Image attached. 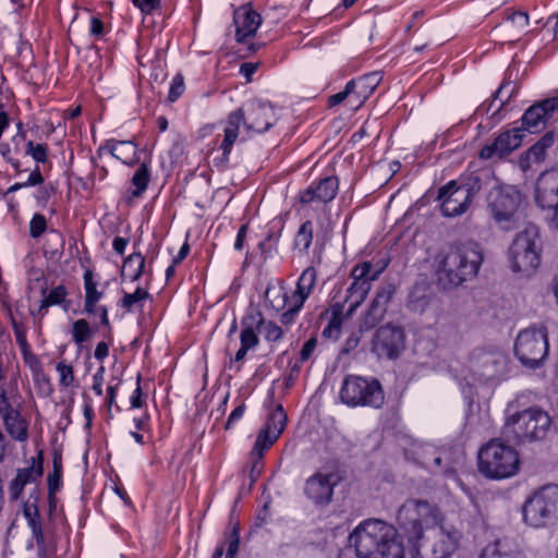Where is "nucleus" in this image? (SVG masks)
Returning a JSON list of instances; mask_svg holds the SVG:
<instances>
[{"label": "nucleus", "instance_id": "obj_54", "mask_svg": "<svg viewBox=\"0 0 558 558\" xmlns=\"http://www.w3.org/2000/svg\"><path fill=\"white\" fill-rule=\"evenodd\" d=\"M105 381V367H99L93 376V390L97 396L102 395V384Z\"/></svg>", "mask_w": 558, "mask_h": 558}, {"label": "nucleus", "instance_id": "obj_38", "mask_svg": "<svg viewBox=\"0 0 558 558\" xmlns=\"http://www.w3.org/2000/svg\"><path fill=\"white\" fill-rule=\"evenodd\" d=\"M313 241V226L311 221H305L299 229L294 245L301 251H307Z\"/></svg>", "mask_w": 558, "mask_h": 558}, {"label": "nucleus", "instance_id": "obj_31", "mask_svg": "<svg viewBox=\"0 0 558 558\" xmlns=\"http://www.w3.org/2000/svg\"><path fill=\"white\" fill-rule=\"evenodd\" d=\"M3 422L5 424V428L8 433L20 441H23L27 438V426L25 421L21 418V415L17 411L13 412L3 417Z\"/></svg>", "mask_w": 558, "mask_h": 558}, {"label": "nucleus", "instance_id": "obj_52", "mask_svg": "<svg viewBox=\"0 0 558 558\" xmlns=\"http://www.w3.org/2000/svg\"><path fill=\"white\" fill-rule=\"evenodd\" d=\"M16 410L11 405L9 398L7 396V391L4 388L0 387V415L3 418L4 416L12 414Z\"/></svg>", "mask_w": 558, "mask_h": 558}, {"label": "nucleus", "instance_id": "obj_30", "mask_svg": "<svg viewBox=\"0 0 558 558\" xmlns=\"http://www.w3.org/2000/svg\"><path fill=\"white\" fill-rule=\"evenodd\" d=\"M85 287V311L89 314L97 312V302L102 298V292L97 290V283L93 279L92 271L87 270L84 274Z\"/></svg>", "mask_w": 558, "mask_h": 558}, {"label": "nucleus", "instance_id": "obj_14", "mask_svg": "<svg viewBox=\"0 0 558 558\" xmlns=\"http://www.w3.org/2000/svg\"><path fill=\"white\" fill-rule=\"evenodd\" d=\"M384 267L374 268L371 262L355 265L351 271L353 282L348 289L345 302L349 304L348 315H351L365 300L371 290L372 281L383 272Z\"/></svg>", "mask_w": 558, "mask_h": 558}, {"label": "nucleus", "instance_id": "obj_20", "mask_svg": "<svg viewBox=\"0 0 558 558\" xmlns=\"http://www.w3.org/2000/svg\"><path fill=\"white\" fill-rule=\"evenodd\" d=\"M332 475L316 472L308 477L304 485L305 496L316 505H328L333 495Z\"/></svg>", "mask_w": 558, "mask_h": 558}, {"label": "nucleus", "instance_id": "obj_23", "mask_svg": "<svg viewBox=\"0 0 558 558\" xmlns=\"http://www.w3.org/2000/svg\"><path fill=\"white\" fill-rule=\"evenodd\" d=\"M338 179L336 177H327L312 184L305 191L300 193V202L303 204L331 202L338 192Z\"/></svg>", "mask_w": 558, "mask_h": 558}, {"label": "nucleus", "instance_id": "obj_27", "mask_svg": "<svg viewBox=\"0 0 558 558\" xmlns=\"http://www.w3.org/2000/svg\"><path fill=\"white\" fill-rule=\"evenodd\" d=\"M380 81L381 74L379 72H372L355 81V89L353 90L354 101L352 102V107L356 109L362 106L375 90Z\"/></svg>", "mask_w": 558, "mask_h": 558}, {"label": "nucleus", "instance_id": "obj_63", "mask_svg": "<svg viewBox=\"0 0 558 558\" xmlns=\"http://www.w3.org/2000/svg\"><path fill=\"white\" fill-rule=\"evenodd\" d=\"M257 65L255 63H243L240 69V73L247 80L255 73Z\"/></svg>", "mask_w": 558, "mask_h": 558}, {"label": "nucleus", "instance_id": "obj_39", "mask_svg": "<svg viewBox=\"0 0 558 558\" xmlns=\"http://www.w3.org/2000/svg\"><path fill=\"white\" fill-rule=\"evenodd\" d=\"M258 331L264 335L267 341H278L281 339L282 329L272 322H265L263 318L258 320Z\"/></svg>", "mask_w": 558, "mask_h": 558}, {"label": "nucleus", "instance_id": "obj_11", "mask_svg": "<svg viewBox=\"0 0 558 558\" xmlns=\"http://www.w3.org/2000/svg\"><path fill=\"white\" fill-rule=\"evenodd\" d=\"M480 190L481 181L477 177L471 178L469 182H448L438 191L437 199L440 203L441 214L446 217L463 215Z\"/></svg>", "mask_w": 558, "mask_h": 558}, {"label": "nucleus", "instance_id": "obj_16", "mask_svg": "<svg viewBox=\"0 0 558 558\" xmlns=\"http://www.w3.org/2000/svg\"><path fill=\"white\" fill-rule=\"evenodd\" d=\"M404 332L400 327L385 325L373 337L371 351L378 359H396L404 349Z\"/></svg>", "mask_w": 558, "mask_h": 558}, {"label": "nucleus", "instance_id": "obj_4", "mask_svg": "<svg viewBox=\"0 0 558 558\" xmlns=\"http://www.w3.org/2000/svg\"><path fill=\"white\" fill-rule=\"evenodd\" d=\"M398 524L409 545L444 522L440 509L426 500L409 499L398 510Z\"/></svg>", "mask_w": 558, "mask_h": 558}, {"label": "nucleus", "instance_id": "obj_15", "mask_svg": "<svg viewBox=\"0 0 558 558\" xmlns=\"http://www.w3.org/2000/svg\"><path fill=\"white\" fill-rule=\"evenodd\" d=\"M471 365L475 374L486 381H499L507 374V357L495 349H476L471 355Z\"/></svg>", "mask_w": 558, "mask_h": 558}, {"label": "nucleus", "instance_id": "obj_33", "mask_svg": "<svg viewBox=\"0 0 558 558\" xmlns=\"http://www.w3.org/2000/svg\"><path fill=\"white\" fill-rule=\"evenodd\" d=\"M24 515L27 519L28 525L32 529L33 535L37 542V544L44 543V533L41 530V524L38 520V509L34 504L27 502L24 507Z\"/></svg>", "mask_w": 558, "mask_h": 558}, {"label": "nucleus", "instance_id": "obj_59", "mask_svg": "<svg viewBox=\"0 0 558 558\" xmlns=\"http://www.w3.org/2000/svg\"><path fill=\"white\" fill-rule=\"evenodd\" d=\"M247 225H242L238 231L236 240L234 243V248L238 251L243 250L244 241L247 234Z\"/></svg>", "mask_w": 558, "mask_h": 558}, {"label": "nucleus", "instance_id": "obj_49", "mask_svg": "<svg viewBox=\"0 0 558 558\" xmlns=\"http://www.w3.org/2000/svg\"><path fill=\"white\" fill-rule=\"evenodd\" d=\"M57 371L60 375V384L64 387H69L74 381V374L72 366L60 362L57 365Z\"/></svg>", "mask_w": 558, "mask_h": 558}, {"label": "nucleus", "instance_id": "obj_58", "mask_svg": "<svg viewBox=\"0 0 558 558\" xmlns=\"http://www.w3.org/2000/svg\"><path fill=\"white\" fill-rule=\"evenodd\" d=\"M89 32L95 37H101L104 35V23L100 19L93 16L90 19Z\"/></svg>", "mask_w": 558, "mask_h": 558}, {"label": "nucleus", "instance_id": "obj_50", "mask_svg": "<svg viewBox=\"0 0 558 558\" xmlns=\"http://www.w3.org/2000/svg\"><path fill=\"white\" fill-rule=\"evenodd\" d=\"M241 347L244 349H252L257 345L258 338L252 328H244L240 336Z\"/></svg>", "mask_w": 558, "mask_h": 558}, {"label": "nucleus", "instance_id": "obj_57", "mask_svg": "<svg viewBox=\"0 0 558 558\" xmlns=\"http://www.w3.org/2000/svg\"><path fill=\"white\" fill-rule=\"evenodd\" d=\"M133 3L138 7L143 13H150L160 2L158 0H133Z\"/></svg>", "mask_w": 558, "mask_h": 558}, {"label": "nucleus", "instance_id": "obj_13", "mask_svg": "<svg viewBox=\"0 0 558 558\" xmlns=\"http://www.w3.org/2000/svg\"><path fill=\"white\" fill-rule=\"evenodd\" d=\"M340 399L350 407L380 408L384 403V393L377 380L350 375L343 380Z\"/></svg>", "mask_w": 558, "mask_h": 558}, {"label": "nucleus", "instance_id": "obj_64", "mask_svg": "<svg viewBox=\"0 0 558 558\" xmlns=\"http://www.w3.org/2000/svg\"><path fill=\"white\" fill-rule=\"evenodd\" d=\"M112 245H113L114 251L122 255V254H124L125 247L128 245V240L118 236L113 240Z\"/></svg>", "mask_w": 558, "mask_h": 558}, {"label": "nucleus", "instance_id": "obj_24", "mask_svg": "<svg viewBox=\"0 0 558 558\" xmlns=\"http://www.w3.org/2000/svg\"><path fill=\"white\" fill-rule=\"evenodd\" d=\"M266 302L276 311H284L281 315L282 324H290L299 311H292L291 296L288 295L283 282L268 284L265 291Z\"/></svg>", "mask_w": 558, "mask_h": 558}, {"label": "nucleus", "instance_id": "obj_17", "mask_svg": "<svg viewBox=\"0 0 558 558\" xmlns=\"http://www.w3.org/2000/svg\"><path fill=\"white\" fill-rule=\"evenodd\" d=\"M286 421L287 416L282 407H277V409L269 414L265 428L258 433L252 454L256 456L259 460L264 451L270 448L280 436L284 428Z\"/></svg>", "mask_w": 558, "mask_h": 558}, {"label": "nucleus", "instance_id": "obj_26", "mask_svg": "<svg viewBox=\"0 0 558 558\" xmlns=\"http://www.w3.org/2000/svg\"><path fill=\"white\" fill-rule=\"evenodd\" d=\"M317 281V271L314 267H307L301 274L296 289L291 295L292 311H300L306 299L313 292Z\"/></svg>", "mask_w": 558, "mask_h": 558}, {"label": "nucleus", "instance_id": "obj_32", "mask_svg": "<svg viewBox=\"0 0 558 558\" xmlns=\"http://www.w3.org/2000/svg\"><path fill=\"white\" fill-rule=\"evenodd\" d=\"M529 14L523 11L513 12L508 16V27L512 38H519L523 35L529 26Z\"/></svg>", "mask_w": 558, "mask_h": 558}, {"label": "nucleus", "instance_id": "obj_55", "mask_svg": "<svg viewBox=\"0 0 558 558\" xmlns=\"http://www.w3.org/2000/svg\"><path fill=\"white\" fill-rule=\"evenodd\" d=\"M360 340H361V331L353 332L352 335H350L343 344L342 352L348 354L351 351H353L354 349H356L360 343Z\"/></svg>", "mask_w": 558, "mask_h": 558}, {"label": "nucleus", "instance_id": "obj_18", "mask_svg": "<svg viewBox=\"0 0 558 558\" xmlns=\"http://www.w3.org/2000/svg\"><path fill=\"white\" fill-rule=\"evenodd\" d=\"M523 140V130L515 128L500 133L492 144L485 145L480 151L481 159L502 158L519 148Z\"/></svg>", "mask_w": 558, "mask_h": 558}, {"label": "nucleus", "instance_id": "obj_25", "mask_svg": "<svg viewBox=\"0 0 558 558\" xmlns=\"http://www.w3.org/2000/svg\"><path fill=\"white\" fill-rule=\"evenodd\" d=\"M43 452H39L38 458H32V464L27 468L17 470L16 476L10 484L11 498L16 500L22 495L24 487L27 484L36 482L43 475Z\"/></svg>", "mask_w": 558, "mask_h": 558}, {"label": "nucleus", "instance_id": "obj_7", "mask_svg": "<svg viewBox=\"0 0 558 558\" xmlns=\"http://www.w3.org/2000/svg\"><path fill=\"white\" fill-rule=\"evenodd\" d=\"M522 196L513 186L495 187L487 195V209L494 221L505 230H511L522 220Z\"/></svg>", "mask_w": 558, "mask_h": 558}, {"label": "nucleus", "instance_id": "obj_45", "mask_svg": "<svg viewBox=\"0 0 558 558\" xmlns=\"http://www.w3.org/2000/svg\"><path fill=\"white\" fill-rule=\"evenodd\" d=\"M47 228V220L44 215L35 214L29 222V234L32 238H39Z\"/></svg>", "mask_w": 558, "mask_h": 558}, {"label": "nucleus", "instance_id": "obj_62", "mask_svg": "<svg viewBox=\"0 0 558 558\" xmlns=\"http://www.w3.org/2000/svg\"><path fill=\"white\" fill-rule=\"evenodd\" d=\"M109 354V347L106 342H99L97 345H96V349H95V357L97 360H104L105 357H107Z\"/></svg>", "mask_w": 558, "mask_h": 558}, {"label": "nucleus", "instance_id": "obj_28", "mask_svg": "<svg viewBox=\"0 0 558 558\" xmlns=\"http://www.w3.org/2000/svg\"><path fill=\"white\" fill-rule=\"evenodd\" d=\"M481 558H524V556L521 550L512 547L508 542L497 541L484 548Z\"/></svg>", "mask_w": 558, "mask_h": 558}, {"label": "nucleus", "instance_id": "obj_43", "mask_svg": "<svg viewBox=\"0 0 558 558\" xmlns=\"http://www.w3.org/2000/svg\"><path fill=\"white\" fill-rule=\"evenodd\" d=\"M354 89H355V81L352 80L347 83L344 90L337 93L329 97V99H328L329 106H331V107L337 106L348 98H349V104L352 106V102L354 101V93H353Z\"/></svg>", "mask_w": 558, "mask_h": 558}, {"label": "nucleus", "instance_id": "obj_40", "mask_svg": "<svg viewBox=\"0 0 558 558\" xmlns=\"http://www.w3.org/2000/svg\"><path fill=\"white\" fill-rule=\"evenodd\" d=\"M144 266H145V258L142 256V254L138 253V254H132L125 259L123 269L129 270V269L134 268L133 272L131 274L130 277L133 281H135L142 276Z\"/></svg>", "mask_w": 558, "mask_h": 558}, {"label": "nucleus", "instance_id": "obj_41", "mask_svg": "<svg viewBox=\"0 0 558 558\" xmlns=\"http://www.w3.org/2000/svg\"><path fill=\"white\" fill-rule=\"evenodd\" d=\"M62 475L61 457L54 454L53 457V471L48 475V489L49 495L52 496L60 487Z\"/></svg>", "mask_w": 558, "mask_h": 558}, {"label": "nucleus", "instance_id": "obj_42", "mask_svg": "<svg viewBox=\"0 0 558 558\" xmlns=\"http://www.w3.org/2000/svg\"><path fill=\"white\" fill-rule=\"evenodd\" d=\"M65 295H66V291L63 286H58V287L53 288L49 292V294L41 301L38 312L41 313L43 311L47 310L51 305L60 304L65 299Z\"/></svg>", "mask_w": 558, "mask_h": 558}, {"label": "nucleus", "instance_id": "obj_19", "mask_svg": "<svg viewBox=\"0 0 558 558\" xmlns=\"http://www.w3.org/2000/svg\"><path fill=\"white\" fill-rule=\"evenodd\" d=\"M233 24L235 26L236 41L243 43L245 39L255 36L262 24V17L253 10L251 4H244L234 10Z\"/></svg>", "mask_w": 558, "mask_h": 558}, {"label": "nucleus", "instance_id": "obj_35", "mask_svg": "<svg viewBox=\"0 0 558 558\" xmlns=\"http://www.w3.org/2000/svg\"><path fill=\"white\" fill-rule=\"evenodd\" d=\"M149 182V170L146 163H142L132 178V196L138 197L147 189Z\"/></svg>", "mask_w": 558, "mask_h": 558}, {"label": "nucleus", "instance_id": "obj_21", "mask_svg": "<svg viewBox=\"0 0 558 558\" xmlns=\"http://www.w3.org/2000/svg\"><path fill=\"white\" fill-rule=\"evenodd\" d=\"M535 198L537 204L551 210L558 206V172L547 171L536 182Z\"/></svg>", "mask_w": 558, "mask_h": 558}, {"label": "nucleus", "instance_id": "obj_3", "mask_svg": "<svg viewBox=\"0 0 558 558\" xmlns=\"http://www.w3.org/2000/svg\"><path fill=\"white\" fill-rule=\"evenodd\" d=\"M276 122L275 109L262 101H252L245 107L230 112L223 129V140L220 145L222 156L228 159L233 144L239 137V130L244 125L247 131L265 132Z\"/></svg>", "mask_w": 558, "mask_h": 558}, {"label": "nucleus", "instance_id": "obj_1", "mask_svg": "<svg viewBox=\"0 0 558 558\" xmlns=\"http://www.w3.org/2000/svg\"><path fill=\"white\" fill-rule=\"evenodd\" d=\"M483 260V250L477 242L456 243L437 255V279L446 289L457 288L477 275Z\"/></svg>", "mask_w": 558, "mask_h": 558}, {"label": "nucleus", "instance_id": "obj_34", "mask_svg": "<svg viewBox=\"0 0 558 558\" xmlns=\"http://www.w3.org/2000/svg\"><path fill=\"white\" fill-rule=\"evenodd\" d=\"M149 293L146 289L137 288L133 293H125L121 300V305L126 311L131 312L143 307V303L149 299Z\"/></svg>", "mask_w": 558, "mask_h": 558}, {"label": "nucleus", "instance_id": "obj_47", "mask_svg": "<svg viewBox=\"0 0 558 558\" xmlns=\"http://www.w3.org/2000/svg\"><path fill=\"white\" fill-rule=\"evenodd\" d=\"M184 89H185L184 78H183L182 74H177L173 77L171 85H170L169 100L175 101L184 93Z\"/></svg>", "mask_w": 558, "mask_h": 558}, {"label": "nucleus", "instance_id": "obj_44", "mask_svg": "<svg viewBox=\"0 0 558 558\" xmlns=\"http://www.w3.org/2000/svg\"><path fill=\"white\" fill-rule=\"evenodd\" d=\"M73 340L76 344H82L90 337V328L85 319H78L73 324Z\"/></svg>", "mask_w": 558, "mask_h": 558}, {"label": "nucleus", "instance_id": "obj_56", "mask_svg": "<svg viewBox=\"0 0 558 558\" xmlns=\"http://www.w3.org/2000/svg\"><path fill=\"white\" fill-rule=\"evenodd\" d=\"M245 412V404L241 403L239 404L229 415L228 421L226 423V428L229 429L231 426L239 421Z\"/></svg>", "mask_w": 558, "mask_h": 558}, {"label": "nucleus", "instance_id": "obj_46", "mask_svg": "<svg viewBox=\"0 0 558 558\" xmlns=\"http://www.w3.org/2000/svg\"><path fill=\"white\" fill-rule=\"evenodd\" d=\"M25 153L31 155L37 162H45L47 160V148L43 144H34L29 141L26 144Z\"/></svg>", "mask_w": 558, "mask_h": 558}, {"label": "nucleus", "instance_id": "obj_2", "mask_svg": "<svg viewBox=\"0 0 558 558\" xmlns=\"http://www.w3.org/2000/svg\"><path fill=\"white\" fill-rule=\"evenodd\" d=\"M357 558H404L397 530L380 520H366L349 536Z\"/></svg>", "mask_w": 558, "mask_h": 558}, {"label": "nucleus", "instance_id": "obj_22", "mask_svg": "<svg viewBox=\"0 0 558 558\" xmlns=\"http://www.w3.org/2000/svg\"><path fill=\"white\" fill-rule=\"evenodd\" d=\"M556 109H558V96L533 105L522 117L524 129L530 132L538 131L546 124V121Z\"/></svg>", "mask_w": 558, "mask_h": 558}, {"label": "nucleus", "instance_id": "obj_12", "mask_svg": "<svg viewBox=\"0 0 558 558\" xmlns=\"http://www.w3.org/2000/svg\"><path fill=\"white\" fill-rule=\"evenodd\" d=\"M548 347L546 327L533 326L519 332L515 339L514 352L524 366L536 368L547 356Z\"/></svg>", "mask_w": 558, "mask_h": 558}, {"label": "nucleus", "instance_id": "obj_10", "mask_svg": "<svg viewBox=\"0 0 558 558\" xmlns=\"http://www.w3.org/2000/svg\"><path fill=\"white\" fill-rule=\"evenodd\" d=\"M509 256L512 269L518 272L531 274L541 263L538 229L529 225L513 240Z\"/></svg>", "mask_w": 558, "mask_h": 558}, {"label": "nucleus", "instance_id": "obj_5", "mask_svg": "<svg viewBox=\"0 0 558 558\" xmlns=\"http://www.w3.org/2000/svg\"><path fill=\"white\" fill-rule=\"evenodd\" d=\"M477 459L478 471L487 478H508L515 475L520 470L518 451L498 439H493L483 445Z\"/></svg>", "mask_w": 558, "mask_h": 558}, {"label": "nucleus", "instance_id": "obj_8", "mask_svg": "<svg viewBox=\"0 0 558 558\" xmlns=\"http://www.w3.org/2000/svg\"><path fill=\"white\" fill-rule=\"evenodd\" d=\"M550 422L546 412L530 408L507 418L505 434L518 442L539 440L545 437Z\"/></svg>", "mask_w": 558, "mask_h": 558}, {"label": "nucleus", "instance_id": "obj_51", "mask_svg": "<svg viewBox=\"0 0 558 558\" xmlns=\"http://www.w3.org/2000/svg\"><path fill=\"white\" fill-rule=\"evenodd\" d=\"M546 150L537 143L534 144L525 154L527 163H538L544 160Z\"/></svg>", "mask_w": 558, "mask_h": 558}, {"label": "nucleus", "instance_id": "obj_60", "mask_svg": "<svg viewBox=\"0 0 558 558\" xmlns=\"http://www.w3.org/2000/svg\"><path fill=\"white\" fill-rule=\"evenodd\" d=\"M44 178L38 168H36L29 174L28 179L24 182V185L33 186L43 183Z\"/></svg>", "mask_w": 558, "mask_h": 558}, {"label": "nucleus", "instance_id": "obj_48", "mask_svg": "<svg viewBox=\"0 0 558 558\" xmlns=\"http://www.w3.org/2000/svg\"><path fill=\"white\" fill-rule=\"evenodd\" d=\"M391 294L392 290L390 287L388 289H383L381 291H378L371 306L368 316L373 315L379 306H385L390 300Z\"/></svg>", "mask_w": 558, "mask_h": 558}, {"label": "nucleus", "instance_id": "obj_53", "mask_svg": "<svg viewBox=\"0 0 558 558\" xmlns=\"http://www.w3.org/2000/svg\"><path fill=\"white\" fill-rule=\"evenodd\" d=\"M316 345H317V340H316V338H314V337H313V338H310V339H308V340L303 344V347H302V349H301V352H300V360H301L302 362L307 361V360L312 356L313 352L315 351Z\"/></svg>", "mask_w": 558, "mask_h": 558}, {"label": "nucleus", "instance_id": "obj_61", "mask_svg": "<svg viewBox=\"0 0 558 558\" xmlns=\"http://www.w3.org/2000/svg\"><path fill=\"white\" fill-rule=\"evenodd\" d=\"M233 538L229 542L227 558H233L239 550V535L234 531Z\"/></svg>", "mask_w": 558, "mask_h": 558}, {"label": "nucleus", "instance_id": "obj_37", "mask_svg": "<svg viewBox=\"0 0 558 558\" xmlns=\"http://www.w3.org/2000/svg\"><path fill=\"white\" fill-rule=\"evenodd\" d=\"M341 306H333L331 318L327 325V327L323 330V336L325 338L338 339L341 331L342 317H341Z\"/></svg>", "mask_w": 558, "mask_h": 558}, {"label": "nucleus", "instance_id": "obj_9", "mask_svg": "<svg viewBox=\"0 0 558 558\" xmlns=\"http://www.w3.org/2000/svg\"><path fill=\"white\" fill-rule=\"evenodd\" d=\"M461 534L442 522L418 539L410 544L415 558H449L458 548Z\"/></svg>", "mask_w": 558, "mask_h": 558}, {"label": "nucleus", "instance_id": "obj_6", "mask_svg": "<svg viewBox=\"0 0 558 558\" xmlns=\"http://www.w3.org/2000/svg\"><path fill=\"white\" fill-rule=\"evenodd\" d=\"M522 518L532 527H543L558 519V484L547 483L533 489L522 505Z\"/></svg>", "mask_w": 558, "mask_h": 558}, {"label": "nucleus", "instance_id": "obj_36", "mask_svg": "<svg viewBox=\"0 0 558 558\" xmlns=\"http://www.w3.org/2000/svg\"><path fill=\"white\" fill-rule=\"evenodd\" d=\"M429 303L425 287H415L409 296V307L413 312L423 313Z\"/></svg>", "mask_w": 558, "mask_h": 558}, {"label": "nucleus", "instance_id": "obj_29", "mask_svg": "<svg viewBox=\"0 0 558 558\" xmlns=\"http://www.w3.org/2000/svg\"><path fill=\"white\" fill-rule=\"evenodd\" d=\"M110 153L113 157L125 165H131L137 160V147L131 141H118L110 144Z\"/></svg>", "mask_w": 558, "mask_h": 558}]
</instances>
